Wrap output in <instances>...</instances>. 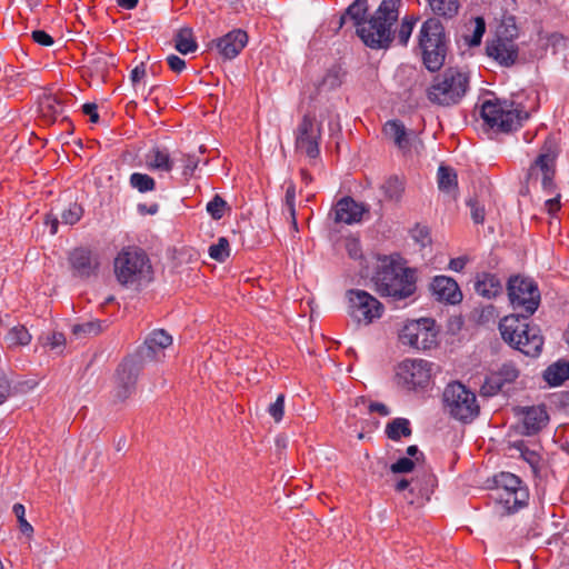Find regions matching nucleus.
Segmentation results:
<instances>
[{
	"instance_id": "obj_1",
	"label": "nucleus",
	"mask_w": 569,
	"mask_h": 569,
	"mask_svg": "<svg viewBox=\"0 0 569 569\" xmlns=\"http://www.w3.org/2000/svg\"><path fill=\"white\" fill-rule=\"evenodd\" d=\"M400 0H382L367 19L368 0H355L339 19V28L351 22L356 33L371 49L388 48L392 41L391 27L398 20Z\"/></svg>"
},
{
	"instance_id": "obj_2",
	"label": "nucleus",
	"mask_w": 569,
	"mask_h": 569,
	"mask_svg": "<svg viewBox=\"0 0 569 569\" xmlns=\"http://www.w3.org/2000/svg\"><path fill=\"white\" fill-rule=\"evenodd\" d=\"M118 282L128 288H139L152 280L153 270L146 251L139 247L122 248L113 260Z\"/></svg>"
},
{
	"instance_id": "obj_3",
	"label": "nucleus",
	"mask_w": 569,
	"mask_h": 569,
	"mask_svg": "<svg viewBox=\"0 0 569 569\" xmlns=\"http://www.w3.org/2000/svg\"><path fill=\"white\" fill-rule=\"evenodd\" d=\"M519 313L505 317L499 325L502 339L529 357L540 355L543 346V338L536 326L527 322Z\"/></svg>"
},
{
	"instance_id": "obj_4",
	"label": "nucleus",
	"mask_w": 569,
	"mask_h": 569,
	"mask_svg": "<svg viewBox=\"0 0 569 569\" xmlns=\"http://www.w3.org/2000/svg\"><path fill=\"white\" fill-rule=\"evenodd\" d=\"M377 291L393 300H402L416 291L415 271L385 260L373 277Z\"/></svg>"
},
{
	"instance_id": "obj_5",
	"label": "nucleus",
	"mask_w": 569,
	"mask_h": 569,
	"mask_svg": "<svg viewBox=\"0 0 569 569\" xmlns=\"http://www.w3.org/2000/svg\"><path fill=\"white\" fill-rule=\"evenodd\" d=\"M469 74L456 67L447 68L435 77L428 89V99L432 103L449 107L457 104L469 89Z\"/></svg>"
},
{
	"instance_id": "obj_6",
	"label": "nucleus",
	"mask_w": 569,
	"mask_h": 569,
	"mask_svg": "<svg viewBox=\"0 0 569 569\" xmlns=\"http://www.w3.org/2000/svg\"><path fill=\"white\" fill-rule=\"evenodd\" d=\"M419 47L426 68L430 71L439 70L445 62L447 44L445 28L437 18H429L422 23Z\"/></svg>"
},
{
	"instance_id": "obj_7",
	"label": "nucleus",
	"mask_w": 569,
	"mask_h": 569,
	"mask_svg": "<svg viewBox=\"0 0 569 569\" xmlns=\"http://www.w3.org/2000/svg\"><path fill=\"white\" fill-rule=\"evenodd\" d=\"M481 117L491 128L508 132L520 127L529 113L512 101L487 100L482 103Z\"/></svg>"
},
{
	"instance_id": "obj_8",
	"label": "nucleus",
	"mask_w": 569,
	"mask_h": 569,
	"mask_svg": "<svg viewBox=\"0 0 569 569\" xmlns=\"http://www.w3.org/2000/svg\"><path fill=\"white\" fill-rule=\"evenodd\" d=\"M442 399L445 410L459 421L469 422L479 415L476 395L460 382L449 383Z\"/></svg>"
},
{
	"instance_id": "obj_9",
	"label": "nucleus",
	"mask_w": 569,
	"mask_h": 569,
	"mask_svg": "<svg viewBox=\"0 0 569 569\" xmlns=\"http://www.w3.org/2000/svg\"><path fill=\"white\" fill-rule=\"evenodd\" d=\"M507 290L513 310L523 318H529L538 309L540 291L532 279L513 276L508 281Z\"/></svg>"
},
{
	"instance_id": "obj_10",
	"label": "nucleus",
	"mask_w": 569,
	"mask_h": 569,
	"mask_svg": "<svg viewBox=\"0 0 569 569\" xmlns=\"http://www.w3.org/2000/svg\"><path fill=\"white\" fill-rule=\"evenodd\" d=\"M558 147L553 139L545 141L541 151L535 162L530 166L528 177L531 182L540 181L541 188L549 194L555 191L556 160Z\"/></svg>"
},
{
	"instance_id": "obj_11",
	"label": "nucleus",
	"mask_w": 569,
	"mask_h": 569,
	"mask_svg": "<svg viewBox=\"0 0 569 569\" xmlns=\"http://www.w3.org/2000/svg\"><path fill=\"white\" fill-rule=\"evenodd\" d=\"M349 316L358 323L370 325L383 313L382 303L365 290L351 289L347 291Z\"/></svg>"
},
{
	"instance_id": "obj_12",
	"label": "nucleus",
	"mask_w": 569,
	"mask_h": 569,
	"mask_svg": "<svg viewBox=\"0 0 569 569\" xmlns=\"http://www.w3.org/2000/svg\"><path fill=\"white\" fill-rule=\"evenodd\" d=\"M431 378V363L426 360H405L397 367V385L407 390L428 386Z\"/></svg>"
},
{
	"instance_id": "obj_13",
	"label": "nucleus",
	"mask_w": 569,
	"mask_h": 569,
	"mask_svg": "<svg viewBox=\"0 0 569 569\" xmlns=\"http://www.w3.org/2000/svg\"><path fill=\"white\" fill-rule=\"evenodd\" d=\"M433 320L420 319L411 321L402 328L399 339L418 350L431 349L437 343V332L433 328Z\"/></svg>"
},
{
	"instance_id": "obj_14",
	"label": "nucleus",
	"mask_w": 569,
	"mask_h": 569,
	"mask_svg": "<svg viewBox=\"0 0 569 569\" xmlns=\"http://www.w3.org/2000/svg\"><path fill=\"white\" fill-rule=\"evenodd\" d=\"M321 140V124L311 114H305L295 131V146L297 151L311 159L319 156Z\"/></svg>"
},
{
	"instance_id": "obj_15",
	"label": "nucleus",
	"mask_w": 569,
	"mask_h": 569,
	"mask_svg": "<svg viewBox=\"0 0 569 569\" xmlns=\"http://www.w3.org/2000/svg\"><path fill=\"white\" fill-rule=\"evenodd\" d=\"M517 33L505 36L498 31L496 37L487 42L486 52L489 58L493 59L502 67H512L519 58V47L515 42Z\"/></svg>"
},
{
	"instance_id": "obj_16",
	"label": "nucleus",
	"mask_w": 569,
	"mask_h": 569,
	"mask_svg": "<svg viewBox=\"0 0 569 569\" xmlns=\"http://www.w3.org/2000/svg\"><path fill=\"white\" fill-rule=\"evenodd\" d=\"M139 372L140 367L133 359H126L118 366L112 390L116 402H123L133 393Z\"/></svg>"
},
{
	"instance_id": "obj_17",
	"label": "nucleus",
	"mask_w": 569,
	"mask_h": 569,
	"mask_svg": "<svg viewBox=\"0 0 569 569\" xmlns=\"http://www.w3.org/2000/svg\"><path fill=\"white\" fill-rule=\"evenodd\" d=\"M68 262L72 276L80 279L96 277L100 267L99 256L84 247L71 250L68 256Z\"/></svg>"
},
{
	"instance_id": "obj_18",
	"label": "nucleus",
	"mask_w": 569,
	"mask_h": 569,
	"mask_svg": "<svg viewBox=\"0 0 569 569\" xmlns=\"http://www.w3.org/2000/svg\"><path fill=\"white\" fill-rule=\"evenodd\" d=\"M366 210L363 204L351 197H343L335 203L330 216L336 223L353 224L361 221Z\"/></svg>"
},
{
	"instance_id": "obj_19",
	"label": "nucleus",
	"mask_w": 569,
	"mask_h": 569,
	"mask_svg": "<svg viewBox=\"0 0 569 569\" xmlns=\"http://www.w3.org/2000/svg\"><path fill=\"white\" fill-rule=\"evenodd\" d=\"M519 375L520 370L513 362H503L497 370H492L486 377L483 389L491 395L497 393L505 385L515 382Z\"/></svg>"
},
{
	"instance_id": "obj_20",
	"label": "nucleus",
	"mask_w": 569,
	"mask_h": 569,
	"mask_svg": "<svg viewBox=\"0 0 569 569\" xmlns=\"http://www.w3.org/2000/svg\"><path fill=\"white\" fill-rule=\"evenodd\" d=\"M517 415L521 417L522 433L532 436L538 433L549 421V416L543 406L520 407Z\"/></svg>"
},
{
	"instance_id": "obj_21",
	"label": "nucleus",
	"mask_w": 569,
	"mask_h": 569,
	"mask_svg": "<svg viewBox=\"0 0 569 569\" xmlns=\"http://www.w3.org/2000/svg\"><path fill=\"white\" fill-rule=\"evenodd\" d=\"M430 291L438 301L456 305L462 300L458 283L447 276H436L430 283Z\"/></svg>"
},
{
	"instance_id": "obj_22",
	"label": "nucleus",
	"mask_w": 569,
	"mask_h": 569,
	"mask_svg": "<svg viewBox=\"0 0 569 569\" xmlns=\"http://www.w3.org/2000/svg\"><path fill=\"white\" fill-rule=\"evenodd\" d=\"M216 47L219 53L228 60L234 59L248 43V34L241 29H234L217 39Z\"/></svg>"
},
{
	"instance_id": "obj_23",
	"label": "nucleus",
	"mask_w": 569,
	"mask_h": 569,
	"mask_svg": "<svg viewBox=\"0 0 569 569\" xmlns=\"http://www.w3.org/2000/svg\"><path fill=\"white\" fill-rule=\"evenodd\" d=\"M475 291L485 299H495L502 293L503 286L497 274L490 272H479L476 276Z\"/></svg>"
},
{
	"instance_id": "obj_24",
	"label": "nucleus",
	"mask_w": 569,
	"mask_h": 569,
	"mask_svg": "<svg viewBox=\"0 0 569 569\" xmlns=\"http://www.w3.org/2000/svg\"><path fill=\"white\" fill-rule=\"evenodd\" d=\"M146 167L151 171L170 172L174 166V159L168 150L152 148L144 156Z\"/></svg>"
},
{
	"instance_id": "obj_25",
	"label": "nucleus",
	"mask_w": 569,
	"mask_h": 569,
	"mask_svg": "<svg viewBox=\"0 0 569 569\" xmlns=\"http://www.w3.org/2000/svg\"><path fill=\"white\" fill-rule=\"evenodd\" d=\"M172 343V337L163 329L153 330L146 339V357L158 360V352Z\"/></svg>"
},
{
	"instance_id": "obj_26",
	"label": "nucleus",
	"mask_w": 569,
	"mask_h": 569,
	"mask_svg": "<svg viewBox=\"0 0 569 569\" xmlns=\"http://www.w3.org/2000/svg\"><path fill=\"white\" fill-rule=\"evenodd\" d=\"M495 498L507 512H515L527 503L529 493L528 489H519L511 492L501 491L496 493Z\"/></svg>"
},
{
	"instance_id": "obj_27",
	"label": "nucleus",
	"mask_w": 569,
	"mask_h": 569,
	"mask_svg": "<svg viewBox=\"0 0 569 569\" xmlns=\"http://www.w3.org/2000/svg\"><path fill=\"white\" fill-rule=\"evenodd\" d=\"M383 132L386 137L392 140L395 144L403 152L409 150L410 138L406 131L405 126L400 121H388L383 127Z\"/></svg>"
},
{
	"instance_id": "obj_28",
	"label": "nucleus",
	"mask_w": 569,
	"mask_h": 569,
	"mask_svg": "<svg viewBox=\"0 0 569 569\" xmlns=\"http://www.w3.org/2000/svg\"><path fill=\"white\" fill-rule=\"evenodd\" d=\"M543 378L552 387L560 386L565 380L569 379V361L552 363L545 370Z\"/></svg>"
},
{
	"instance_id": "obj_29",
	"label": "nucleus",
	"mask_w": 569,
	"mask_h": 569,
	"mask_svg": "<svg viewBox=\"0 0 569 569\" xmlns=\"http://www.w3.org/2000/svg\"><path fill=\"white\" fill-rule=\"evenodd\" d=\"M431 12L435 16L452 19L458 14L459 0H427Z\"/></svg>"
},
{
	"instance_id": "obj_30",
	"label": "nucleus",
	"mask_w": 569,
	"mask_h": 569,
	"mask_svg": "<svg viewBox=\"0 0 569 569\" xmlns=\"http://www.w3.org/2000/svg\"><path fill=\"white\" fill-rule=\"evenodd\" d=\"M410 421L406 418H395L386 426V435L389 439L398 441L401 437L411 436Z\"/></svg>"
},
{
	"instance_id": "obj_31",
	"label": "nucleus",
	"mask_w": 569,
	"mask_h": 569,
	"mask_svg": "<svg viewBox=\"0 0 569 569\" xmlns=\"http://www.w3.org/2000/svg\"><path fill=\"white\" fill-rule=\"evenodd\" d=\"M496 493L501 491H516L519 489H527L522 486V481L519 477L510 472H501L495 477Z\"/></svg>"
},
{
	"instance_id": "obj_32",
	"label": "nucleus",
	"mask_w": 569,
	"mask_h": 569,
	"mask_svg": "<svg viewBox=\"0 0 569 569\" xmlns=\"http://www.w3.org/2000/svg\"><path fill=\"white\" fill-rule=\"evenodd\" d=\"M174 48L182 54L196 51L197 43L193 39L191 29L183 28L174 37Z\"/></svg>"
},
{
	"instance_id": "obj_33",
	"label": "nucleus",
	"mask_w": 569,
	"mask_h": 569,
	"mask_svg": "<svg viewBox=\"0 0 569 569\" xmlns=\"http://www.w3.org/2000/svg\"><path fill=\"white\" fill-rule=\"evenodd\" d=\"M129 184L140 193H147L156 190V180L142 172H133L129 177Z\"/></svg>"
},
{
	"instance_id": "obj_34",
	"label": "nucleus",
	"mask_w": 569,
	"mask_h": 569,
	"mask_svg": "<svg viewBox=\"0 0 569 569\" xmlns=\"http://www.w3.org/2000/svg\"><path fill=\"white\" fill-rule=\"evenodd\" d=\"M438 186L441 191L452 192L457 188V174L448 167L440 166L438 169Z\"/></svg>"
},
{
	"instance_id": "obj_35",
	"label": "nucleus",
	"mask_w": 569,
	"mask_h": 569,
	"mask_svg": "<svg viewBox=\"0 0 569 569\" xmlns=\"http://www.w3.org/2000/svg\"><path fill=\"white\" fill-rule=\"evenodd\" d=\"M9 347L27 346L31 341V335L23 326H16L6 336Z\"/></svg>"
},
{
	"instance_id": "obj_36",
	"label": "nucleus",
	"mask_w": 569,
	"mask_h": 569,
	"mask_svg": "<svg viewBox=\"0 0 569 569\" xmlns=\"http://www.w3.org/2000/svg\"><path fill=\"white\" fill-rule=\"evenodd\" d=\"M385 196L392 201H399L402 197L405 186L398 177H390L381 186Z\"/></svg>"
},
{
	"instance_id": "obj_37",
	"label": "nucleus",
	"mask_w": 569,
	"mask_h": 569,
	"mask_svg": "<svg viewBox=\"0 0 569 569\" xmlns=\"http://www.w3.org/2000/svg\"><path fill=\"white\" fill-rule=\"evenodd\" d=\"M40 111L43 117L56 120L63 111V106L53 97H46L40 102Z\"/></svg>"
},
{
	"instance_id": "obj_38",
	"label": "nucleus",
	"mask_w": 569,
	"mask_h": 569,
	"mask_svg": "<svg viewBox=\"0 0 569 569\" xmlns=\"http://www.w3.org/2000/svg\"><path fill=\"white\" fill-rule=\"evenodd\" d=\"M284 207L291 218L293 229L298 230V223L296 218V186L292 181H289L286 189Z\"/></svg>"
},
{
	"instance_id": "obj_39",
	"label": "nucleus",
	"mask_w": 569,
	"mask_h": 569,
	"mask_svg": "<svg viewBox=\"0 0 569 569\" xmlns=\"http://www.w3.org/2000/svg\"><path fill=\"white\" fill-rule=\"evenodd\" d=\"M101 322L100 321H87L82 323H76L72 326V333L76 337H87V336H96L101 332Z\"/></svg>"
},
{
	"instance_id": "obj_40",
	"label": "nucleus",
	"mask_w": 569,
	"mask_h": 569,
	"mask_svg": "<svg viewBox=\"0 0 569 569\" xmlns=\"http://www.w3.org/2000/svg\"><path fill=\"white\" fill-rule=\"evenodd\" d=\"M83 209L78 203H70L61 213V222L68 226L76 224L82 217Z\"/></svg>"
},
{
	"instance_id": "obj_41",
	"label": "nucleus",
	"mask_w": 569,
	"mask_h": 569,
	"mask_svg": "<svg viewBox=\"0 0 569 569\" xmlns=\"http://www.w3.org/2000/svg\"><path fill=\"white\" fill-rule=\"evenodd\" d=\"M229 254V242L226 238H219L218 242L209 248V256L217 261L223 262Z\"/></svg>"
},
{
	"instance_id": "obj_42",
	"label": "nucleus",
	"mask_w": 569,
	"mask_h": 569,
	"mask_svg": "<svg viewBox=\"0 0 569 569\" xmlns=\"http://www.w3.org/2000/svg\"><path fill=\"white\" fill-rule=\"evenodd\" d=\"M227 208V202L218 194H216L207 204V211L214 220L221 219Z\"/></svg>"
},
{
	"instance_id": "obj_43",
	"label": "nucleus",
	"mask_w": 569,
	"mask_h": 569,
	"mask_svg": "<svg viewBox=\"0 0 569 569\" xmlns=\"http://www.w3.org/2000/svg\"><path fill=\"white\" fill-rule=\"evenodd\" d=\"M486 31V23L481 17H477L473 22V30L471 36H466V41L470 46H479L483 33Z\"/></svg>"
},
{
	"instance_id": "obj_44",
	"label": "nucleus",
	"mask_w": 569,
	"mask_h": 569,
	"mask_svg": "<svg viewBox=\"0 0 569 569\" xmlns=\"http://www.w3.org/2000/svg\"><path fill=\"white\" fill-rule=\"evenodd\" d=\"M416 18L413 17H406L402 20L398 31V41L400 44L406 46L408 43L413 30Z\"/></svg>"
},
{
	"instance_id": "obj_45",
	"label": "nucleus",
	"mask_w": 569,
	"mask_h": 569,
	"mask_svg": "<svg viewBox=\"0 0 569 569\" xmlns=\"http://www.w3.org/2000/svg\"><path fill=\"white\" fill-rule=\"evenodd\" d=\"M13 513L16 515L21 532L30 536L33 532L32 526L27 521L26 508L22 503H14L12 508Z\"/></svg>"
},
{
	"instance_id": "obj_46",
	"label": "nucleus",
	"mask_w": 569,
	"mask_h": 569,
	"mask_svg": "<svg viewBox=\"0 0 569 569\" xmlns=\"http://www.w3.org/2000/svg\"><path fill=\"white\" fill-rule=\"evenodd\" d=\"M415 468V461L409 457H403L398 459L395 463L391 465L390 470L393 473H407L412 471Z\"/></svg>"
},
{
	"instance_id": "obj_47",
	"label": "nucleus",
	"mask_w": 569,
	"mask_h": 569,
	"mask_svg": "<svg viewBox=\"0 0 569 569\" xmlns=\"http://www.w3.org/2000/svg\"><path fill=\"white\" fill-rule=\"evenodd\" d=\"M283 408H284V396L279 395L273 403H271L268 408L269 415L274 419L276 422H279L283 417Z\"/></svg>"
},
{
	"instance_id": "obj_48",
	"label": "nucleus",
	"mask_w": 569,
	"mask_h": 569,
	"mask_svg": "<svg viewBox=\"0 0 569 569\" xmlns=\"http://www.w3.org/2000/svg\"><path fill=\"white\" fill-rule=\"evenodd\" d=\"M13 392V388L7 375L0 372V405H2Z\"/></svg>"
},
{
	"instance_id": "obj_49",
	"label": "nucleus",
	"mask_w": 569,
	"mask_h": 569,
	"mask_svg": "<svg viewBox=\"0 0 569 569\" xmlns=\"http://www.w3.org/2000/svg\"><path fill=\"white\" fill-rule=\"evenodd\" d=\"M468 206L470 207L471 218L475 223H482L485 220V209L481 207L476 200H468Z\"/></svg>"
},
{
	"instance_id": "obj_50",
	"label": "nucleus",
	"mask_w": 569,
	"mask_h": 569,
	"mask_svg": "<svg viewBox=\"0 0 569 569\" xmlns=\"http://www.w3.org/2000/svg\"><path fill=\"white\" fill-rule=\"evenodd\" d=\"M346 250H347L349 257L352 259H359L362 256L361 246H360L359 240H357V239H353V238L347 239L346 240Z\"/></svg>"
},
{
	"instance_id": "obj_51",
	"label": "nucleus",
	"mask_w": 569,
	"mask_h": 569,
	"mask_svg": "<svg viewBox=\"0 0 569 569\" xmlns=\"http://www.w3.org/2000/svg\"><path fill=\"white\" fill-rule=\"evenodd\" d=\"M32 39L34 42H37L38 44H41V46L49 47V46L53 44L52 37L43 30H34L32 32Z\"/></svg>"
},
{
	"instance_id": "obj_52",
	"label": "nucleus",
	"mask_w": 569,
	"mask_h": 569,
	"mask_svg": "<svg viewBox=\"0 0 569 569\" xmlns=\"http://www.w3.org/2000/svg\"><path fill=\"white\" fill-rule=\"evenodd\" d=\"M181 161L183 162V174H191L198 167V160L190 154H182Z\"/></svg>"
},
{
	"instance_id": "obj_53",
	"label": "nucleus",
	"mask_w": 569,
	"mask_h": 569,
	"mask_svg": "<svg viewBox=\"0 0 569 569\" xmlns=\"http://www.w3.org/2000/svg\"><path fill=\"white\" fill-rule=\"evenodd\" d=\"M167 61H168L170 69L174 72H181L186 68L184 60L176 54H170L167 58Z\"/></svg>"
},
{
	"instance_id": "obj_54",
	"label": "nucleus",
	"mask_w": 569,
	"mask_h": 569,
	"mask_svg": "<svg viewBox=\"0 0 569 569\" xmlns=\"http://www.w3.org/2000/svg\"><path fill=\"white\" fill-rule=\"evenodd\" d=\"M82 111L84 114L89 116L91 122L96 123L99 121L98 107L96 103H84Z\"/></svg>"
},
{
	"instance_id": "obj_55",
	"label": "nucleus",
	"mask_w": 569,
	"mask_h": 569,
	"mask_svg": "<svg viewBox=\"0 0 569 569\" xmlns=\"http://www.w3.org/2000/svg\"><path fill=\"white\" fill-rule=\"evenodd\" d=\"M560 194H557L555 198H550L545 201V208L548 213L553 214L560 209Z\"/></svg>"
},
{
	"instance_id": "obj_56",
	"label": "nucleus",
	"mask_w": 569,
	"mask_h": 569,
	"mask_svg": "<svg viewBox=\"0 0 569 569\" xmlns=\"http://www.w3.org/2000/svg\"><path fill=\"white\" fill-rule=\"evenodd\" d=\"M468 262L466 257L453 258L449 262V268L453 271H461Z\"/></svg>"
},
{
	"instance_id": "obj_57",
	"label": "nucleus",
	"mask_w": 569,
	"mask_h": 569,
	"mask_svg": "<svg viewBox=\"0 0 569 569\" xmlns=\"http://www.w3.org/2000/svg\"><path fill=\"white\" fill-rule=\"evenodd\" d=\"M146 74V68H144V64L141 63L139 66H137L132 71H131V74H130V78H131V81L133 83L140 81Z\"/></svg>"
},
{
	"instance_id": "obj_58",
	"label": "nucleus",
	"mask_w": 569,
	"mask_h": 569,
	"mask_svg": "<svg viewBox=\"0 0 569 569\" xmlns=\"http://www.w3.org/2000/svg\"><path fill=\"white\" fill-rule=\"evenodd\" d=\"M369 410L372 411V412H378L381 416H388L390 413V411L387 408V406H385L383 403H378V402L370 403L369 405Z\"/></svg>"
},
{
	"instance_id": "obj_59",
	"label": "nucleus",
	"mask_w": 569,
	"mask_h": 569,
	"mask_svg": "<svg viewBox=\"0 0 569 569\" xmlns=\"http://www.w3.org/2000/svg\"><path fill=\"white\" fill-rule=\"evenodd\" d=\"M159 210V206L157 203H153L151 204L150 207H148L147 204H138V211L142 214H156Z\"/></svg>"
},
{
	"instance_id": "obj_60",
	"label": "nucleus",
	"mask_w": 569,
	"mask_h": 569,
	"mask_svg": "<svg viewBox=\"0 0 569 569\" xmlns=\"http://www.w3.org/2000/svg\"><path fill=\"white\" fill-rule=\"evenodd\" d=\"M50 345L52 349L61 347L64 345V336L62 333H53L50 339Z\"/></svg>"
},
{
	"instance_id": "obj_61",
	"label": "nucleus",
	"mask_w": 569,
	"mask_h": 569,
	"mask_svg": "<svg viewBox=\"0 0 569 569\" xmlns=\"http://www.w3.org/2000/svg\"><path fill=\"white\" fill-rule=\"evenodd\" d=\"M47 224L50 226V233L56 234L58 232L59 220L56 217H48Z\"/></svg>"
},
{
	"instance_id": "obj_62",
	"label": "nucleus",
	"mask_w": 569,
	"mask_h": 569,
	"mask_svg": "<svg viewBox=\"0 0 569 569\" xmlns=\"http://www.w3.org/2000/svg\"><path fill=\"white\" fill-rule=\"evenodd\" d=\"M118 4L123 9L131 10L136 8L138 0H118Z\"/></svg>"
},
{
	"instance_id": "obj_63",
	"label": "nucleus",
	"mask_w": 569,
	"mask_h": 569,
	"mask_svg": "<svg viewBox=\"0 0 569 569\" xmlns=\"http://www.w3.org/2000/svg\"><path fill=\"white\" fill-rule=\"evenodd\" d=\"M407 455L409 457H416V460H419V457L418 455H420L421 457H423V455L421 452H419V449L417 446L412 445V446H409L407 448Z\"/></svg>"
},
{
	"instance_id": "obj_64",
	"label": "nucleus",
	"mask_w": 569,
	"mask_h": 569,
	"mask_svg": "<svg viewBox=\"0 0 569 569\" xmlns=\"http://www.w3.org/2000/svg\"><path fill=\"white\" fill-rule=\"evenodd\" d=\"M409 486V481L407 479H401L397 485H396V489L398 491H403L405 489H407Z\"/></svg>"
}]
</instances>
